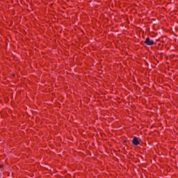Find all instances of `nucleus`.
Instances as JSON below:
<instances>
[{
	"label": "nucleus",
	"mask_w": 178,
	"mask_h": 178,
	"mask_svg": "<svg viewBox=\"0 0 178 178\" xmlns=\"http://www.w3.org/2000/svg\"><path fill=\"white\" fill-rule=\"evenodd\" d=\"M145 44L146 45H154V40H151L149 38H147L145 40Z\"/></svg>",
	"instance_id": "obj_1"
},
{
	"label": "nucleus",
	"mask_w": 178,
	"mask_h": 178,
	"mask_svg": "<svg viewBox=\"0 0 178 178\" xmlns=\"http://www.w3.org/2000/svg\"><path fill=\"white\" fill-rule=\"evenodd\" d=\"M132 143L134 144V145H138V144H140V141H138V139L137 138H134L132 140Z\"/></svg>",
	"instance_id": "obj_2"
}]
</instances>
